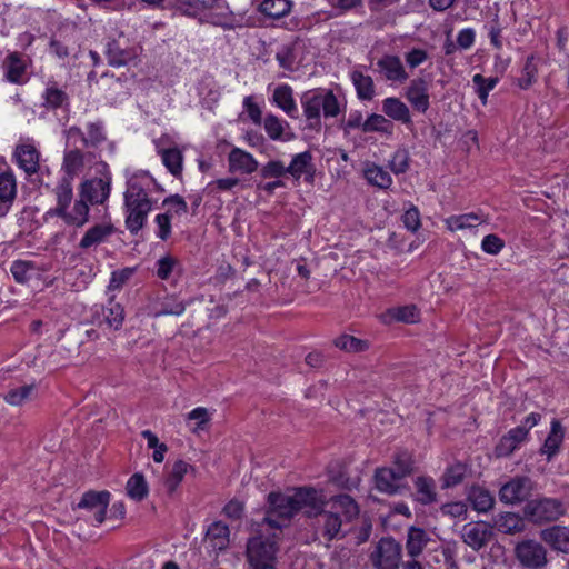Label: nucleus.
Returning <instances> with one entry per match:
<instances>
[{"mask_svg":"<svg viewBox=\"0 0 569 569\" xmlns=\"http://www.w3.org/2000/svg\"><path fill=\"white\" fill-rule=\"evenodd\" d=\"M268 510L263 521L271 528L281 529L302 511L307 517H317L326 506L321 490L312 487H300L292 495L270 492L268 495Z\"/></svg>","mask_w":569,"mask_h":569,"instance_id":"1","label":"nucleus"},{"mask_svg":"<svg viewBox=\"0 0 569 569\" xmlns=\"http://www.w3.org/2000/svg\"><path fill=\"white\" fill-rule=\"evenodd\" d=\"M306 128L320 132L322 128L321 111L325 118H335L340 113L338 99L332 90L317 88L306 91L300 99Z\"/></svg>","mask_w":569,"mask_h":569,"instance_id":"2","label":"nucleus"},{"mask_svg":"<svg viewBox=\"0 0 569 569\" xmlns=\"http://www.w3.org/2000/svg\"><path fill=\"white\" fill-rule=\"evenodd\" d=\"M181 6L187 16H200L202 22L224 30H233L240 26L239 19L224 0H181Z\"/></svg>","mask_w":569,"mask_h":569,"instance_id":"3","label":"nucleus"},{"mask_svg":"<svg viewBox=\"0 0 569 569\" xmlns=\"http://www.w3.org/2000/svg\"><path fill=\"white\" fill-rule=\"evenodd\" d=\"M124 206L127 211L126 227L132 234H137L144 227L152 208L147 191L137 178H131L127 183Z\"/></svg>","mask_w":569,"mask_h":569,"instance_id":"4","label":"nucleus"},{"mask_svg":"<svg viewBox=\"0 0 569 569\" xmlns=\"http://www.w3.org/2000/svg\"><path fill=\"white\" fill-rule=\"evenodd\" d=\"M279 551L276 535H262L248 539L247 560L251 569H277L276 555Z\"/></svg>","mask_w":569,"mask_h":569,"instance_id":"5","label":"nucleus"},{"mask_svg":"<svg viewBox=\"0 0 569 569\" xmlns=\"http://www.w3.org/2000/svg\"><path fill=\"white\" fill-rule=\"evenodd\" d=\"M402 545L392 537H382L369 555V561L375 569H400L402 561Z\"/></svg>","mask_w":569,"mask_h":569,"instance_id":"6","label":"nucleus"},{"mask_svg":"<svg viewBox=\"0 0 569 569\" xmlns=\"http://www.w3.org/2000/svg\"><path fill=\"white\" fill-rule=\"evenodd\" d=\"M566 513L561 500L556 498H538L527 501L523 507L526 519L536 525L557 521Z\"/></svg>","mask_w":569,"mask_h":569,"instance_id":"7","label":"nucleus"},{"mask_svg":"<svg viewBox=\"0 0 569 569\" xmlns=\"http://www.w3.org/2000/svg\"><path fill=\"white\" fill-rule=\"evenodd\" d=\"M515 556L526 569H542L548 563L546 548L532 539L518 542L515 547Z\"/></svg>","mask_w":569,"mask_h":569,"instance_id":"8","label":"nucleus"},{"mask_svg":"<svg viewBox=\"0 0 569 569\" xmlns=\"http://www.w3.org/2000/svg\"><path fill=\"white\" fill-rule=\"evenodd\" d=\"M533 490V482L528 477H515L506 482L499 490V498L503 503L517 505L529 501Z\"/></svg>","mask_w":569,"mask_h":569,"instance_id":"9","label":"nucleus"},{"mask_svg":"<svg viewBox=\"0 0 569 569\" xmlns=\"http://www.w3.org/2000/svg\"><path fill=\"white\" fill-rule=\"evenodd\" d=\"M492 537V526L486 521L469 522L461 530L462 541L475 551L485 548Z\"/></svg>","mask_w":569,"mask_h":569,"instance_id":"10","label":"nucleus"},{"mask_svg":"<svg viewBox=\"0 0 569 569\" xmlns=\"http://www.w3.org/2000/svg\"><path fill=\"white\" fill-rule=\"evenodd\" d=\"M373 479L376 489L389 496L401 495L409 489L405 480L393 471V468H377Z\"/></svg>","mask_w":569,"mask_h":569,"instance_id":"11","label":"nucleus"},{"mask_svg":"<svg viewBox=\"0 0 569 569\" xmlns=\"http://www.w3.org/2000/svg\"><path fill=\"white\" fill-rule=\"evenodd\" d=\"M110 502V492L107 490L93 491L89 490L84 492L77 505L79 509H86L92 511L94 520L98 523H102L106 519L107 508Z\"/></svg>","mask_w":569,"mask_h":569,"instance_id":"12","label":"nucleus"},{"mask_svg":"<svg viewBox=\"0 0 569 569\" xmlns=\"http://www.w3.org/2000/svg\"><path fill=\"white\" fill-rule=\"evenodd\" d=\"M92 158L94 154L91 151L84 152L79 148L66 149L61 167L64 173L62 178L73 180L82 172L86 161H90Z\"/></svg>","mask_w":569,"mask_h":569,"instance_id":"13","label":"nucleus"},{"mask_svg":"<svg viewBox=\"0 0 569 569\" xmlns=\"http://www.w3.org/2000/svg\"><path fill=\"white\" fill-rule=\"evenodd\" d=\"M312 160L313 157L310 151L296 154L290 164L286 167L287 173H289L295 181H299V179L303 177L307 183H313L316 167Z\"/></svg>","mask_w":569,"mask_h":569,"instance_id":"14","label":"nucleus"},{"mask_svg":"<svg viewBox=\"0 0 569 569\" xmlns=\"http://www.w3.org/2000/svg\"><path fill=\"white\" fill-rule=\"evenodd\" d=\"M377 68L387 81L403 83L409 78L398 56H383L377 61Z\"/></svg>","mask_w":569,"mask_h":569,"instance_id":"15","label":"nucleus"},{"mask_svg":"<svg viewBox=\"0 0 569 569\" xmlns=\"http://www.w3.org/2000/svg\"><path fill=\"white\" fill-rule=\"evenodd\" d=\"M110 194V181L102 178L87 180L81 184L80 199L86 203H103Z\"/></svg>","mask_w":569,"mask_h":569,"instance_id":"16","label":"nucleus"},{"mask_svg":"<svg viewBox=\"0 0 569 569\" xmlns=\"http://www.w3.org/2000/svg\"><path fill=\"white\" fill-rule=\"evenodd\" d=\"M17 180L11 170L0 172V217H4L17 198Z\"/></svg>","mask_w":569,"mask_h":569,"instance_id":"17","label":"nucleus"},{"mask_svg":"<svg viewBox=\"0 0 569 569\" xmlns=\"http://www.w3.org/2000/svg\"><path fill=\"white\" fill-rule=\"evenodd\" d=\"M13 157L27 176H32L39 170L40 153L33 144L21 143L14 149Z\"/></svg>","mask_w":569,"mask_h":569,"instance_id":"18","label":"nucleus"},{"mask_svg":"<svg viewBox=\"0 0 569 569\" xmlns=\"http://www.w3.org/2000/svg\"><path fill=\"white\" fill-rule=\"evenodd\" d=\"M229 171L251 174L257 171L259 163L253 156L240 148H233L228 156Z\"/></svg>","mask_w":569,"mask_h":569,"instance_id":"19","label":"nucleus"},{"mask_svg":"<svg viewBox=\"0 0 569 569\" xmlns=\"http://www.w3.org/2000/svg\"><path fill=\"white\" fill-rule=\"evenodd\" d=\"M406 98L413 109L425 113L430 106L428 84L426 80L422 78L411 80L406 90Z\"/></svg>","mask_w":569,"mask_h":569,"instance_id":"20","label":"nucleus"},{"mask_svg":"<svg viewBox=\"0 0 569 569\" xmlns=\"http://www.w3.org/2000/svg\"><path fill=\"white\" fill-rule=\"evenodd\" d=\"M543 542L553 550L569 553V528L565 526H552L540 532Z\"/></svg>","mask_w":569,"mask_h":569,"instance_id":"21","label":"nucleus"},{"mask_svg":"<svg viewBox=\"0 0 569 569\" xmlns=\"http://www.w3.org/2000/svg\"><path fill=\"white\" fill-rule=\"evenodd\" d=\"M106 54L109 64L113 67L126 66L138 57L136 48L123 47L120 41L114 39L107 43Z\"/></svg>","mask_w":569,"mask_h":569,"instance_id":"22","label":"nucleus"},{"mask_svg":"<svg viewBox=\"0 0 569 569\" xmlns=\"http://www.w3.org/2000/svg\"><path fill=\"white\" fill-rule=\"evenodd\" d=\"M230 530L222 521L212 522L206 532L204 543H208L213 551L226 550L229 546Z\"/></svg>","mask_w":569,"mask_h":569,"instance_id":"23","label":"nucleus"},{"mask_svg":"<svg viewBox=\"0 0 569 569\" xmlns=\"http://www.w3.org/2000/svg\"><path fill=\"white\" fill-rule=\"evenodd\" d=\"M526 430L523 428L510 429L498 442L495 448L497 457H509L511 456L518 446L527 439Z\"/></svg>","mask_w":569,"mask_h":569,"instance_id":"24","label":"nucleus"},{"mask_svg":"<svg viewBox=\"0 0 569 569\" xmlns=\"http://www.w3.org/2000/svg\"><path fill=\"white\" fill-rule=\"evenodd\" d=\"M54 194L57 199V206L52 209H50L47 214L48 216H56L64 213V210L69 208L72 198H73V191H72V180L61 178L54 188Z\"/></svg>","mask_w":569,"mask_h":569,"instance_id":"25","label":"nucleus"},{"mask_svg":"<svg viewBox=\"0 0 569 569\" xmlns=\"http://www.w3.org/2000/svg\"><path fill=\"white\" fill-rule=\"evenodd\" d=\"M563 438L565 430L561 426V422L557 419H553L551 421L550 432L540 449V453L546 455L547 459L550 461L559 452Z\"/></svg>","mask_w":569,"mask_h":569,"instance_id":"26","label":"nucleus"},{"mask_svg":"<svg viewBox=\"0 0 569 569\" xmlns=\"http://www.w3.org/2000/svg\"><path fill=\"white\" fill-rule=\"evenodd\" d=\"M274 103L290 118H298V107L293 99V90L289 84H280L273 91Z\"/></svg>","mask_w":569,"mask_h":569,"instance_id":"27","label":"nucleus"},{"mask_svg":"<svg viewBox=\"0 0 569 569\" xmlns=\"http://www.w3.org/2000/svg\"><path fill=\"white\" fill-rule=\"evenodd\" d=\"M428 533L419 527H410L407 531L406 550L410 559L422 553L429 542Z\"/></svg>","mask_w":569,"mask_h":569,"instance_id":"28","label":"nucleus"},{"mask_svg":"<svg viewBox=\"0 0 569 569\" xmlns=\"http://www.w3.org/2000/svg\"><path fill=\"white\" fill-rule=\"evenodd\" d=\"M382 112L395 121L411 123L410 110L399 98L389 97L382 100Z\"/></svg>","mask_w":569,"mask_h":569,"instance_id":"29","label":"nucleus"},{"mask_svg":"<svg viewBox=\"0 0 569 569\" xmlns=\"http://www.w3.org/2000/svg\"><path fill=\"white\" fill-rule=\"evenodd\" d=\"M415 498L421 505H431L437 501L436 481L431 477H417L415 480Z\"/></svg>","mask_w":569,"mask_h":569,"instance_id":"30","label":"nucleus"},{"mask_svg":"<svg viewBox=\"0 0 569 569\" xmlns=\"http://www.w3.org/2000/svg\"><path fill=\"white\" fill-rule=\"evenodd\" d=\"M357 97L362 101H371L376 94L373 79L360 70H353L350 74Z\"/></svg>","mask_w":569,"mask_h":569,"instance_id":"31","label":"nucleus"},{"mask_svg":"<svg viewBox=\"0 0 569 569\" xmlns=\"http://www.w3.org/2000/svg\"><path fill=\"white\" fill-rule=\"evenodd\" d=\"M114 231L112 224H94L87 230L84 236L79 242V248L89 249L93 246H98L107 240Z\"/></svg>","mask_w":569,"mask_h":569,"instance_id":"32","label":"nucleus"},{"mask_svg":"<svg viewBox=\"0 0 569 569\" xmlns=\"http://www.w3.org/2000/svg\"><path fill=\"white\" fill-rule=\"evenodd\" d=\"M491 526L505 535L521 532L525 528L522 518L513 512H503L497 515L493 519V525Z\"/></svg>","mask_w":569,"mask_h":569,"instance_id":"33","label":"nucleus"},{"mask_svg":"<svg viewBox=\"0 0 569 569\" xmlns=\"http://www.w3.org/2000/svg\"><path fill=\"white\" fill-rule=\"evenodd\" d=\"M67 224L76 228L83 227L89 220V206L86 201L79 199L74 202L71 211L64 210V213L59 214Z\"/></svg>","mask_w":569,"mask_h":569,"instance_id":"34","label":"nucleus"},{"mask_svg":"<svg viewBox=\"0 0 569 569\" xmlns=\"http://www.w3.org/2000/svg\"><path fill=\"white\" fill-rule=\"evenodd\" d=\"M317 516H321L322 536L327 538L328 541L340 537L339 535L343 520L337 511H333L332 509L330 511H323L322 509Z\"/></svg>","mask_w":569,"mask_h":569,"instance_id":"35","label":"nucleus"},{"mask_svg":"<svg viewBox=\"0 0 569 569\" xmlns=\"http://www.w3.org/2000/svg\"><path fill=\"white\" fill-rule=\"evenodd\" d=\"M331 509L342 515L346 521H352L359 515V506L348 495H338L331 499Z\"/></svg>","mask_w":569,"mask_h":569,"instance_id":"36","label":"nucleus"},{"mask_svg":"<svg viewBox=\"0 0 569 569\" xmlns=\"http://www.w3.org/2000/svg\"><path fill=\"white\" fill-rule=\"evenodd\" d=\"M288 126L286 121L280 120L274 114L266 116L263 122L264 130L272 140L290 141L293 139V133H284V127Z\"/></svg>","mask_w":569,"mask_h":569,"instance_id":"37","label":"nucleus"},{"mask_svg":"<svg viewBox=\"0 0 569 569\" xmlns=\"http://www.w3.org/2000/svg\"><path fill=\"white\" fill-rule=\"evenodd\" d=\"M126 490L131 499L142 501L149 493V487L144 476L139 472L132 475L127 481Z\"/></svg>","mask_w":569,"mask_h":569,"instance_id":"38","label":"nucleus"},{"mask_svg":"<svg viewBox=\"0 0 569 569\" xmlns=\"http://www.w3.org/2000/svg\"><path fill=\"white\" fill-rule=\"evenodd\" d=\"M468 499L470 500L472 508L478 512L489 511L495 503V499L490 492L480 487H472Z\"/></svg>","mask_w":569,"mask_h":569,"instance_id":"39","label":"nucleus"},{"mask_svg":"<svg viewBox=\"0 0 569 569\" xmlns=\"http://www.w3.org/2000/svg\"><path fill=\"white\" fill-rule=\"evenodd\" d=\"M290 0H263L260 3V11L270 18L280 19L291 10Z\"/></svg>","mask_w":569,"mask_h":569,"instance_id":"40","label":"nucleus"},{"mask_svg":"<svg viewBox=\"0 0 569 569\" xmlns=\"http://www.w3.org/2000/svg\"><path fill=\"white\" fill-rule=\"evenodd\" d=\"M163 164L174 177H179L182 172V152L178 148L161 149L159 151Z\"/></svg>","mask_w":569,"mask_h":569,"instance_id":"41","label":"nucleus"},{"mask_svg":"<svg viewBox=\"0 0 569 569\" xmlns=\"http://www.w3.org/2000/svg\"><path fill=\"white\" fill-rule=\"evenodd\" d=\"M44 103L47 109H58L69 103L68 94L59 89L56 83L47 87L43 93Z\"/></svg>","mask_w":569,"mask_h":569,"instance_id":"42","label":"nucleus"},{"mask_svg":"<svg viewBox=\"0 0 569 569\" xmlns=\"http://www.w3.org/2000/svg\"><path fill=\"white\" fill-rule=\"evenodd\" d=\"M189 469L193 470V468L183 460H177L173 463L172 469L164 481V486L169 493L174 492Z\"/></svg>","mask_w":569,"mask_h":569,"instance_id":"43","label":"nucleus"},{"mask_svg":"<svg viewBox=\"0 0 569 569\" xmlns=\"http://www.w3.org/2000/svg\"><path fill=\"white\" fill-rule=\"evenodd\" d=\"M393 124L385 116L372 113L362 124L363 132H380L391 134Z\"/></svg>","mask_w":569,"mask_h":569,"instance_id":"44","label":"nucleus"},{"mask_svg":"<svg viewBox=\"0 0 569 569\" xmlns=\"http://www.w3.org/2000/svg\"><path fill=\"white\" fill-rule=\"evenodd\" d=\"M483 221L485 219L478 213H465L448 218L447 224L450 230L455 231L467 228H475L481 224Z\"/></svg>","mask_w":569,"mask_h":569,"instance_id":"45","label":"nucleus"},{"mask_svg":"<svg viewBox=\"0 0 569 569\" xmlns=\"http://www.w3.org/2000/svg\"><path fill=\"white\" fill-rule=\"evenodd\" d=\"M467 466L463 463H455L448 467L441 477L442 488H452L460 485L466 476Z\"/></svg>","mask_w":569,"mask_h":569,"instance_id":"46","label":"nucleus"},{"mask_svg":"<svg viewBox=\"0 0 569 569\" xmlns=\"http://www.w3.org/2000/svg\"><path fill=\"white\" fill-rule=\"evenodd\" d=\"M365 178L369 183L377 186L381 189L390 187L392 179L389 172L383 170L381 167L372 164L365 170Z\"/></svg>","mask_w":569,"mask_h":569,"instance_id":"47","label":"nucleus"},{"mask_svg":"<svg viewBox=\"0 0 569 569\" xmlns=\"http://www.w3.org/2000/svg\"><path fill=\"white\" fill-rule=\"evenodd\" d=\"M533 61V56L527 57L521 76L517 80V84L523 90L529 89L536 82L538 69Z\"/></svg>","mask_w":569,"mask_h":569,"instance_id":"48","label":"nucleus"},{"mask_svg":"<svg viewBox=\"0 0 569 569\" xmlns=\"http://www.w3.org/2000/svg\"><path fill=\"white\" fill-rule=\"evenodd\" d=\"M103 317L110 328L118 330L121 328L124 320L123 307L110 301L109 306L103 309Z\"/></svg>","mask_w":569,"mask_h":569,"instance_id":"49","label":"nucleus"},{"mask_svg":"<svg viewBox=\"0 0 569 569\" xmlns=\"http://www.w3.org/2000/svg\"><path fill=\"white\" fill-rule=\"evenodd\" d=\"M393 471L405 480L413 472V460L407 451H400L395 456Z\"/></svg>","mask_w":569,"mask_h":569,"instance_id":"50","label":"nucleus"},{"mask_svg":"<svg viewBox=\"0 0 569 569\" xmlns=\"http://www.w3.org/2000/svg\"><path fill=\"white\" fill-rule=\"evenodd\" d=\"M476 87V92L483 104L487 103L489 92L496 87L498 78H485L482 74L477 73L472 78Z\"/></svg>","mask_w":569,"mask_h":569,"instance_id":"51","label":"nucleus"},{"mask_svg":"<svg viewBox=\"0 0 569 569\" xmlns=\"http://www.w3.org/2000/svg\"><path fill=\"white\" fill-rule=\"evenodd\" d=\"M335 346L348 352H359L368 348V342L353 336L342 335L335 340Z\"/></svg>","mask_w":569,"mask_h":569,"instance_id":"52","label":"nucleus"},{"mask_svg":"<svg viewBox=\"0 0 569 569\" xmlns=\"http://www.w3.org/2000/svg\"><path fill=\"white\" fill-rule=\"evenodd\" d=\"M86 148H97L106 141L107 137L103 132V126L101 122H91L87 127L86 134Z\"/></svg>","mask_w":569,"mask_h":569,"instance_id":"53","label":"nucleus"},{"mask_svg":"<svg viewBox=\"0 0 569 569\" xmlns=\"http://www.w3.org/2000/svg\"><path fill=\"white\" fill-rule=\"evenodd\" d=\"M24 73V64L20 60L17 53H12L7 59V79L10 82L18 83L20 82L22 76Z\"/></svg>","mask_w":569,"mask_h":569,"instance_id":"54","label":"nucleus"},{"mask_svg":"<svg viewBox=\"0 0 569 569\" xmlns=\"http://www.w3.org/2000/svg\"><path fill=\"white\" fill-rule=\"evenodd\" d=\"M389 312L391 317L397 321L415 323L419 320V311L413 305L395 308Z\"/></svg>","mask_w":569,"mask_h":569,"instance_id":"55","label":"nucleus"},{"mask_svg":"<svg viewBox=\"0 0 569 569\" xmlns=\"http://www.w3.org/2000/svg\"><path fill=\"white\" fill-rule=\"evenodd\" d=\"M184 310L186 306L182 301L177 300L174 297H169L161 302L160 309L156 312V316H180Z\"/></svg>","mask_w":569,"mask_h":569,"instance_id":"56","label":"nucleus"},{"mask_svg":"<svg viewBox=\"0 0 569 569\" xmlns=\"http://www.w3.org/2000/svg\"><path fill=\"white\" fill-rule=\"evenodd\" d=\"M409 152L406 149H398L390 160V169L396 174L405 173L409 168Z\"/></svg>","mask_w":569,"mask_h":569,"instance_id":"57","label":"nucleus"},{"mask_svg":"<svg viewBox=\"0 0 569 569\" xmlns=\"http://www.w3.org/2000/svg\"><path fill=\"white\" fill-rule=\"evenodd\" d=\"M33 269L32 262L16 260L12 262L10 271L14 280L19 283H26L29 280V272Z\"/></svg>","mask_w":569,"mask_h":569,"instance_id":"58","label":"nucleus"},{"mask_svg":"<svg viewBox=\"0 0 569 569\" xmlns=\"http://www.w3.org/2000/svg\"><path fill=\"white\" fill-rule=\"evenodd\" d=\"M33 389V385H26L20 388L12 389L6 395L4 399L12 406H20L26 399L30 397Z\"/></svg>","mask_w":569,"mask_h":569,"instance_id":"59","label":"nucleus"},{"mask_svg":"<svg viewBox=\"0 0 569 569\" xmlns=\"http://www.w3.org/2000/svg\"><path fill=\"white\" fill-rule=\"evenodd\" d=\"M286 173H287L286 167L279 160L269 161L260 170V176L263 179H269V178L279 179L280 177L284 176Z\"/></svg>","mask_w":569,"mask_h":569,"instance_id":"60","label":"nucleus"},{"mask_svg":"<svg viewBox=\"0 0 569 569\" xmlns=\"http://www.w3.org/2000/svg\"><path fill=\"white\" fill-rule=\"evenodd\" d=\"M132 274L133 269L130 268L113 271L108 288L110 290H118L122 288V286L130 279Z\"/></svg>","mask_w":569,"mask_h":569,"instance_id":"61","label":"nucleus"},{"mask_svg":"<svg viewBox=\"0 0 569 569\" xmlns=\"http://www.w3.org/2000/svg\"><path fill=\"white\" fill-rule=\"evenodd\" d=\"M505 242L497 234H488L483 238L481 242V248L485 252L489 254H497L503 248Z\"/></svg>","mask_w":569,"mask_h":569,"instance_id":"62","label":"nucleus"},{"mask_svg":"<svg viewBox=\"0 0 569 569\" xmlns=\"http://www.w3.org/2000/svg\"><path fill=\"white\" fill-rule=\"evenodd\" d=\"M402 222L409 231L416 232L420 228V213L418 208L415 206L409 208L402 216Z\"/></svg>","mask_w":569,"mask_h":569,"instance_id":"63","label":"nucleus"},{"mask_svg":"<svg viewBox=\"0 0 569 569\" xmlns=\"http://www.w3.org/2000/svg\"><path fill=\"white\" fill-rule=\"evenodd\" d=\"M177 262L178 261L174 258H172L171 256L162 257L157 262V266H158L157 276L162 280L168 279L170 277V274L172 273L173 268L177 264Z\"/></svg>","mask_w":569,"mask_h":569,"instance_id":"64","label":"nucleus"}]
</instances>
